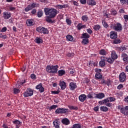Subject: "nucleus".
Segmentation results:
<instances>
[{"mask_svg": "<svg viewBox=\"0 0 128 128\" xmlns=\"http://www.w3.org/2000/svg\"><path fill=\"white\" fill-rule=\"evenodd\" d=\"M102 24L104 28H108V23H106V22L105 20H103L102 22Z\"/></svg>", "mask_w": 128, "mask_h": 128, "instance_id": "nucleus-42", "label": "nucleus"}, {"mask_svg": "<svg viewBox=\"0 0 128 128\" xmlns=\"http://www.w3.org/2000/svg\"><path fill=\"white\" fill-rule=\"evenodd\" d=\"M87 4L89 6H96V2L94 0H88L87 1Z\"/></svg>", "mask_w": 128, "mask_h": 128, "instance_id": "nucleus-21", "label": "nucleus"}, {"mask_svg": "<svg viewBox=\"0 0 128 128\" xmlns=\"http://www.w3.org/2000/svg\"><path fill=\"white\" fill-rule=\"evenodd\" d=\"M60 120L58 119H56L54 121L53 124L54 126L56 128H60Z\"/></svg>", "mask_w": 128, "mask_h": 128, "instance_id": "nucleus-16", "label": "nucleus"}, {"mask_svg": "<svg viewBox=\"0 0 128 128\" xmlns=\"http://www.w3.org/2000/svg\"><path fill=\"white\" fill-rule=\"evenodd\" d=\"M82 38L88 39L90 38V35L88 33H84L82 34Z\"/></svg>", "mask_w": 128, "mask_h": 128, "instance_id": "nucleus-26", "label": "nucleus"}, {"mask_svg": "<svg viewBox=\"0 0 128 128\" xmlns=\"http://www.w3.org/2000/svg\"><path fill=\"white\" fill-rule=\"evenodd\" d=\"M4 16L5 20H8L10 18V14L4 13Z\"/></svg>", "mask_w": 128, "mask_h": 128, "instance_id": "nucleus-31", "label": "nucleus"}, {"mask_svg": "<svg viewBox=\"0 0 128 128\" xmlns=\"http://www.w3.org/2000/svg\"><path fill=\"white\" fill-rule=\"evenodd\" d=\"M0 38H1L6 39V35H2V34H0Z\"/></svg>", "mask_w": 128, "mask_h": 128, "instance_id": "nucleus-59", "label": "nucleus"}, {"mask_svg": "<svg viewBox=\"0 0 128 128\" xmlns=\"http://www.w3.org/2000/svg\"><path fill=\"white\" fill-rule=\"evenodd\" d=\"M77 28L78 30H80L82 28V24L80 23L78 24L77 26Z\"/></svg>", "mask_w": 128, "mask_h": 128, "instance_id": "nucleus-45", "label": "nucleus"}, {"mask_svg": "<svg viewBox=\"0 0 128 128\" xmlns=\"http://www.w3.org/2000/svg\"><path fill=\"white\" fill-rule=\"evenodd\" d=\"M40 6V4L33 3L30 5H28L26 8H25V12H28L32 10V8H38Z\"/></svg>", "mask_w": 128, "mask_h": 128, "instance_id": "nucleus-2", "label": "nucleus"}, {"mask_svg": "<svg viewBox=\"0 0 128 128\" xmlns=\"http://www.w3.org/2000/svg\"><path fill=\"white\" fill-rule=\"evenodd\" d=\"M59 85L60 86L61 90H65L66 88V84L64 81H60Z\"/></svg>", "mask_w": 128, "mask_h": 128, "instance_id": "nucleus-17", "label": "nucleus"}, {"mask_svg": "<svg viewBox=\"0 0 128 128\" xmlns=\"http://www.w3.org/2000/svg\"><path fill=\"white\" fill-rule=\"evenodd\" d=\"M13 123L14 124H16V128H20V124H22V122H20L18 120H16L14 121Z\"/></svg>", "mask_w": 128, "mask_h": 128, "instance_id": "nucleus-22", "label": "nucleus"}, {"mask_svg": "<svg viewBox=\"0 0 128 128\" xmlns=\"http://www.w3.org/2000/svg\"><path fill=\"white\" fill-rule=\"evenodd\" d=\"M52 94H58L60 93L59 91H52Z\"/></svg>", "mask_w": 128, "mask_h": 128, "instance_id": "nucleus-61", "label": "nucleus"}, {"mask_svg": "<svg viewBox=\"0 0 128 128\" xmlns=\"http://www.w3.org/2000/svg\"><path fill=\"white\" fill-rule=\"evenodd\" d=\"M124 102L128 103V96L125 98H124Z\"/></svg>", "mask_w": 128, "mask_h": 128, "instance_id": "nucleus-64", "label": "nucleus"}, {"mask_svg": "<svg viewBox=\"0 0 128 128\" xmlns=\"http://www.w3.org/2000/svg\"><path fill=\"white\" fill-rule=\"evenodd\" d=\"M68 4H58L56 6V8H57V10H62V8H68Z\"/></svg>", "mask_w": 128, "mask_h": 128, "instance_id": "nucleus-18", "label": "nucleus"}, {"mask_svg": "<svg viewBox=\"0 0 128 128\" xmlns=\"http://www.w3.org/2000/svg\"><path fill=\"white\" fill-rule=\"evenodd\" d=\"M120 2L122 4H128V0H120Z\"/></svg>", "mask_w": 128, "mask_h": 128, "instance_id": "nucleus-43", "label": "nucleus"}, {"mask_svg": "<svg viewBox=\"0 0 128 128\" xmlns=\"http://www.w3.org/2000/svg\"><path fill=\"white\" fill-rule=\"evenodd\" d=\"M26 24L28 26H34V22H32V20H26Z\"/></svg>", "mask_w": 128, "mask_h": 128, "instance_id": "nucleus-25", "label": "nucleus"}, {"mask_svg": "<svg viewBox=\"0 0 128 128\" xmlns=\"http://www.w3.org/2000/svg\"><path fill=\"white\" fill-rule=\"evenodd\" d=\"M43 14H44V12H42V10H39L37 12V16L38 18H42Z\"/></svg>", "mask_w": 128, "mask_h": 128, "instance_id": "nucleus-29", "label": "nucleus"}, {"mask_svg": "<svg viewBox=\"0 0 128 128\" xmlns=\"http://www.w3.org/2000/svg\"><path fill=\"white\" fill-rule=\"evenodd\" d=\"M124 88V86L122 84H120L119 86H118L117 88L118 90H120Z\"/></svg>", "mask_w": 128, "mask_h": 128, "instance_id": "nucleus-56", "label": "nucleus"}, {"mask_svg": "<svg viewBox=\"0 0 128 128\" xmlns=\"http://www.w3.org/2000/svg\"><path fill=\"white\" fill-rule=\"evenodd\" d=\"M14 94H18V92H20V90L15 88L14 90Z\"/></svg>", "mask_w": 128, "mask_h": 128, "instance_id": "nucleus-49", "label": "nucleus"}, {"mask_svg": "<svg viewBox=\"0 0 128 128\" xmlns=\"http://www.w3.org/2000/svg\"><path fill=\"white\" fill-rule=\"evenodd\" d=\"M107 98L109 102H114V100H116V98L112 97H110Z\"/></svg>", "mask_w": 128, "mask_h": 128, "instance_id": "nucleus-46", "label": "nucleus"}, {"mask_svg": "<svg viewBox=\"0 0 128 128\" xmlns=\"http://www.w3.org/2000/svg\"><path fill=\"white\" fill-rule=\"evenodd\" d=\"M110 38L112 40H115V38H118V34H116V32L114 31H112L110 32Z\"/></svg>", "mask_w": 128, "mask_h": 128, "instance_id": "nucleus-12", "label": "nucleus"}, {"mask_svg": "<svg viewBox=\"0 0 128 128\" xmlns=\"http://www.w3.org/2000/svg\"><path fill=\"white\" fill-rule=\"evenodd\" d=\"M6 27L3 28L2 30H0L1 32H6Z\"/></svg>", "mask_w": 128, "mask_h": 128, "instance_id": "nucleus-53", "label": "nucleus"}, {"mask_svg": "<svg viewBox=\"0 0 128 128\" xmlns=\"http://www.w3.org/2000/svg\"><path fill=\"white\" fill-rule=\"evenodd\" d=\"M113 28L116 32H122V26L121 24L117 23L116 26H113Z\"/></svg>", "mask_w": 128, "mask_h": 128, "instance_id": "nucleus-7", "label": "nucleus"}, {"mask_svg": "<svg viewBox=\"0 0 128 128\" xmlns=\"http://www.w3.org/2000/svg\"><path fill=\"white\" fill-rule=\"evenodd\" d=\"M86 30L88 34H92V29L88 28Z\"/></svg>", "mask_w": 128, "mask_h": 128, "instance_id": "nucleus-52", "label": "nucleus"}, {"mask_svg": "<svg viewBox=\"0 0 128 128\" xmlns=\"http://www.w3.org/2000/svg\"><path fill=\"white\" fill-rule=\"evenodd\" d=\"M120 112L123 114L125 116H128V106H126L124 108H120Z\"/></svg>", "mask_w": 128, "mask_h": 128, "instance_id": "nucleus-9", "label": "nucleus"}, {"mask_svg": "<svg viewBox=\"0 0 128 128\" xmlns=\"http://www.w3.org/2000/svg\"><path fill=\"white\" fill-rule=\"evenodd\" d=\"M58 76H62L64 74H66V71L64 70H60L58 71Z\"/></svg>", "mask_w": 128, "mask_h": 128, "instance_id": "nucleus-27", "label": "nucleus"}, {"mask_svg": "<svg viewBox=\"0 0 128 128\" xmlns=\"http://www.w3.org/2000/svg\"><path fill=\"white\" fill-rule=\"evenodd\" d=\"M96 72H97V74H100V72H102V70L98 69V68H96L95 69Z\"/></svg>", "mask_w": 128, "mask_h": 128, "instance_id": "nucleus-57", "label": "nucleus"}, {"mask_svg": "<svg viewBox=\"0 0 128 128\" xmlns=\"http://www.w3.org/2000/svg\"><path fill=\"white\" fill-rule=\"evenodd\" d=\"M106 102H110V100H108V98L104 99V100H102V101H100L98 102V104H106Z\"/></svg>", "mask_w": 128, "mask_h": 128, "instance_id": "nucleus-24", "label": "nucleus"}, {"mask_svg": "<svg viewBox=\"0 0 128 128\" xmlns=\"http://www.w3.org/2000/svg\"><path fill=\"white\" fill-rule=\"evenodd\" d=\"M93 96H94V98H99L100 100L104 98V94L102 92L99 93L98 94H94Z\"/></svg>", "mask_w": 128, "mask_h": 128, "instance_id": "nucleus-8", "label": "nucleus"}, {"mask_svg": "<svg viewBox=\"0 0 128 128\" xmlns=\"http://www.w3.org/2000/svg\"><path fill=\"white\" fill-rule=\"evenodd\" d=\"M80 2H81L82 4H86V0H80Z\"/></svg>", "mask_w": 128, "mask_h": 128, "instance_id": "nucleus-55", "label": "nucleus"}, {"mask_svg": "<svg viewBox=\"0 0 128 128\" xmlns=\"http://www.w3.org/2000/svg\"><path fill=\"white\" fill-rule=\"evenodd\" d=\"M36 31L38 32L44 34H48V29L44 27H38L36 28Z\"/></svg>", "mask_w": 128, "mask_h": 128, "instance_id": "nucleus-5", "label": "nucleus"}, {"mask_svg": "<svg viewBox=\"0 0 128 128\" xmlns=\"http://www.w3.org/2000/svg\"><path fill=\"white\" fill-rule=\"evenodd\" d=\"M100 110L102 112H106L108 110V108L106 106H102L100 108Z\"/></svg>", "mask_w": 128, "mask_h": 128, "instance_id": "nucleus-28", "label": "nucleus"}, {"mask_svg": "<svg viewBox=\"0 0 128 128\" xmlns=\"http://www.w3.org/2000/svg\"><path fill=\"white\" fill-rule=\"evenodd\" d=\"M31 78H32V80H36V74H32L30 75Z\"/></svg>", "mask_w": 128, "mask_h": 128, "instance_id": "nucleus-60", "label": "nucleus"}, {"mask_svg": "<svg viewBox=\"0 0 128 128\" xmlns=\"http://www.w3.org/2000/svg\"><path fill=\"white\" fill-rule=\"evenodd\" d=\"M62 122L63 124H65V126H68V124H70V120L67 118H64L62 120Z\"/></svg>", "mask_w": 128, "mask_h": 128, "instance_id": "nucleus-19", "label": "nucleus"}, {"mask_svg": "<svg viewBox=\"0 0 128 128\" xmlns=\"http://www.w3.org/2000/svg\"><path fill=\"white\" fill-rule=\"evenodd\" d=\"M106 57H101V59L102 60L100 62L99 64L100 66H106Z\"/></svg>", "mask_w": 128, "mask_h": 128, "instance_id": "nucleus-11", "label": "nucleus"}, {"mask_svg": "<svg viewBox=\"0 0 128 128\" xmlns=\"http://www.w3.org/2000/svg\"><path fill=\"white\" fill-rule=\"evenodd\" d=\"M95 78L98 80H100V78H102V74H100V73H96V74Z\"/></svg>", "mask_w": 128, "mask_h": 128, "instance_id": "nucleus-36", "label": "nucleus"}, {"mask_svg": "<svg viewBox=\"0 0 128 128\" xmlns=\"http://www.w3.org/2000/svg\"><path fill=\"white\" fill-rule=\"evenodd\" d=\"M58 65L54 66H52L51 74H56V72H58Z\"/></svg>", "mask_w": 128, "mask_h": 128, "instance_id": "nucleus-10", "label": "nucleus"}, {"mask_svg": "<svg viewBox=\"0 0 128 128\" xmlns=\"http://www.w3.org/2000/svg\"><path fill=\"white\" fill-rule=\"evenodd\" d=\"M67 56L69 58H72V56H74V53H68V54H67Z\"/></svg>", "mask_w": 128, "mask_h": 128, "instance_id": "nucleus-51", "label": "nucleus"}, {"mask_svg": "<svg viewBox=\"0 0 128 128\" xmlns=\"http://www.w3.org/2000/svg\"><path fill=\"white\" fill-rule=\"evenodd\" d=\"M56 114H66V112H68V109L64 108H58L55 111Z\"/></svg>", "mask_w": 128, "mask_h": 128, "instance_id": "nucleus-4", "label": "nucleus"}, {"mask_svg": "<svg viewBox=\"0 0 128 128\" xmlns=\"http://www.w3.org/2000/svg\"><path fill=\"white\" fill-rule=\"evenodd\" d=\"M82 20H83V22H88V16L86 15H85V16H82Z\"/></svg>", "mask_w": 128, "mask_h": 128, "instance_id": "nucleus-39", "label": "nucleus"}, {"mask_svg": "<svg viewBox=\"0 0 128 128\" xmlns=\"http://www.w3.org/2000/svg\"><path fill=\"white\" fill-rule=\"evenodd\" d=\"M36 89L39 90V92H44V88L42 87V84H39L36 86Z\"/></svg>", "mask_w": 128, "mask_h": 128, "instance_id": "nucleus-13", "label": "nucleus"}, {"mask_svg": "<svg viewBox=\"0 0 128 128\" xmlns=\"http://www.w3.org/2000/svg\"><path fill=\"white\" fill-rule=\"evenodd\" d=\"M120 43V40L118 38H116L114 40L113 44H118Z\"/></svg>", "mask_w": 128, "mask_h": 128, "instance_id": "nucleus-37", "label": "nucleus"}, {"mask_svg": "<svg viewBox=\"0 0 128 128\" xmlns=\"http://www.w3.org/2000/svg\"><path fill=\"white\" fill-rule=\"evenodd\" d=\"M70 87L71 90H74L76 88V84L72 82L70 84Z\"/></svg>", "mask_w": 128, "mask_h": 128, "instance_id": "nucleus-14", "label": "nucleus"}, {"mask_svg": "<svg viewBox=\"0 0 128 128\" xmlns=\"http://www.w3.org/2000/svg\"><path fill=\"white\" fill-rule=\"evenodd\" d=\"M105 104L106 106H108L109 108H110L112 106V104L110 103L106 102V104Z\"/></svg>", "mask_w": 128, "mask_h": 128, "instance_id": "nucleus-62", "label": "nucleus"}, {"mask_svg": "<svg viewBox=\"0 0 128 128\" xmlns=\"http://www.w3.org/2000/svg\"><path fill=\"white\" fill-rule=\"evenodd\" d=\"M82 42V44H88V39H83Z\"/></svg>", "mask_w": 128, "mask_h": 128, "instance_id": "nucleus-40", "label": "nucleus"}, {"mask_svg": "<svg viewBox=\"0 0 128 128\" xmlns=\"http://www.w3.org/2000/svg\"><path fill=\"white\" fill-rule=\"evenodd\" d=\"M72 128H82V126L80 124H74Z\"/></svg>", "mask_w": 128, "mask_h": 128, "instance_id": "nucleus-35", "label": "nucleus"}, {"mask_svg": "<svg viewBox=\"0 0 128 128\" xmlns=\"http://www.w3.org/2000/svg\"><path fill=\"white\" fill-rule=\"evenodd\" d=\"M107 62L109 64H112L114 62V60L112 58H110L107 59Z\"/></svg>", "mask_w": 128, "mask_h": 128, "instance_id": "nucleus-41", "label": "nucleus"}, {"mask_svg": "<svg viewBox=\"0 0 128 128\" xmlns=\"http://www.w3.org/2000/svg\"><path fill=\"white\" fill-rule=\"evenodd\" d=\"M92 96H94V94H89L88 95V98H94V97Z\"/></svg>", "mask_w": 128, "mask_h": 128, "instance_id": "nucleus-54", "label": "nucleus"}, {"mask_svg": "<svg viewBox=\"0 0 128 128\" xmlns=\"http://www.w3.org/2000/svg\"><path fill=\"white\" fill-rule=\"evenodd\" d=\"M106 84L107 86H110V79H108L106 82Z\"/></svg>", "mask_w": 128, "mask_h": 128, "instance_id": "nucleus-58", "label": "nucleus"}, {"mask_svg": "<svg viewBox=\"0 0 128 128\" xmlns=\"http://www.w3.org/2000/svg\"><path fill=\"white\" fill-rule=\"evenodd\" d=\"M86 100V96L84 94H81L79 96V100L82 102H84V101Z\"/></svg>", "mask_w": 128, "mask_h": 128, "instance_id": "nucleus-15", "label": "nucleus"}, {"mask_svg": "<svg viewBox=\"0 0 128 128\" xmlns=\"http://www.w3.org/2000/svg\"><path fill=\"white\" fill-rule=\"evenodd\" d=\"M100 29V26L97 24V25H95L94 27V30H99Z\"/></svg>", "mask_w": 128, "mask_h": 128, "instance_id": "nucleus-38", "label": "nucleus"}, {"mask_svg": "<svg viewBox=\"0 0 128 128\" xmlns=\"http://www.w3.org/2000/svg\"><path fill=\"white\" fill-rule=\"evenodd\" d=\"M126 54H123L122 55V58H123V60L125 62H128V56H127Z\"/></svg>", "mask_w": 128, "mask_h": 128, "instance_id": "nucleus-23", "label": "nucleus"}, {"mask_svg": "<svg viewBox=\"0 0 128 128\" xmlns=\"http://www.w3.org/2000/svg\"><path fill=\"white\" fill-rule=\"evenodd\" d=\"M66 22L68 24H72V20H70L67 18L66 20Z\"/></svg>", "mask_w": 128, "mask_h": 128, "instance_id": "nucleus-50", "label": "nucleus"}, {"mask_svg": "<svg viewBox=\"0 0 128 128\" xmlns=\"http://www.w3.org/2000/svg\"><path fill=\"white\" fill-rule=\"evenodd\" d=\"M126 50V48L124 46L120 48V52H124V50Z\"/></svg>", "mask_w": 128, "mask_h": 128, "instance_id": "nucleus-48", "label": "nucleus"}, {"mask_svg": "<svg viewBox=\"0 0 128 128\" xmlns=\"http://www.w3.org/2000/svg\"><path fill=\"white\" fill-rule=\"evenodd\" d=\"M33 94L34 90H32L30 89V88H28L26 92H25L24 94V98L32 96Z\"/></svg>", "mask_w": 128, "mask_h": 128, "instance_id": "nucleus-3", "label": "nucleus"}, {"mask_svg": "<svg viewBox=\"0 0 128 128\" xmlns=\"http://www.w3.org/2000/svg\"><path fill=\"white\" fill-rule=\"evenodd\" d=\"M46 71L48 72H50V74H52V66H48L46 67Z\"/></svg>", "mask_w": 128, "mask_h": 128, "instance_id": "nucleus-32", "label": "nucleus"}, {"mask_svg": "<svg viewBox=\"0 0 128 128\" xmlns=\"http://www.w3.org/2000/svg\"><path fill=\"white\" fill-rule=\"evenodd\" d=\"M36 44H42V40L37 37L36 38Z\"/></svg>", "mask_w": 128, "mask_h": 128, "instance_id": "nucleus-34", "label": "nucleus"}, {"mask_svg": "<svg viewBox=\"0 0 128 128\" xmlns=\"http://www.w3.org/2000/svg\"><path fill=\"white\" fill-rule=\"evenodd\" d=\"M44 12L46 16H48L46 17V22L49 24H54V21L52 18H56L58 14V10L56 8H44Z\"/></svg>", "mask_w": 128, "mask_h": 128, "instance_id": "nucleus-1", "label": "nucleus"}, {"mask_svg": "<svg viewBox=\"0 0 128 128\" xmlns=\"http://www.w3.org/2000/svg\"><path fill=\"white\" fill-rule=\"evenodd\" d=\"M119 80L120 82H126V73L122 72L119 76Z\"/></svg>", "mask_w": 128, "mask_h": 128, "instance_id": "nucleus-6", "label": "nucleus"}, {"mask_svg": "<svg viewBox=\"0 0 128 128\" xmlns=\"http://www.w3.org/2000/svg\"><path fill=\"white\" fill-rule=\"evenodd\" d=\"M66 38L69 42H72V40H74V37L71 35H67Z\"/></svg>", "mask_w": 128, "mask_h": 128, "instance_id": "nucleus-30", "label": "nucleus"}, {"mask_svg": "<svg viewBox=\"0 0 128 128\" xmlns=\"http://www.w3.org/2000/svg\"><path fill=\"white\" fill-rule=\"evenodd\" d=\"M111 58L113 60H116L118 58V54H116V52L112 51L111 54Z\"/></svg>", "mask_w": 128, "mask_h": 128, "instance_id": "nucleus-20", "label": "nucleus"}, {"mask_svg": "<svg viewBox=\"0 0 128 128\" xmlns=\"http://www.w3.org/2000/svg\"><path fill=\"white\" fill-rule=\"evenodd\" d=\"M24 84V82H21L20 84H16V88H20V86H22V84Z\"/></svg>", "mask_w": 128, "mask_h": 128, "instance_id": "nucleus-47", "label": "nucleus"}, {"mask_svg": "<svg viewBox=\"0 0 128 128\" xmlns=\"http://www.w3.org/2000/svg\"><path fill=\"white\" fill-rule=\"evenodd\" d=\"M100 54H101V56H106V52L105 50H101L100 52Z\"/></svg>", "mask_w": 128, "mask_h": 128, "instance_id": "nucleus-33", "label": "nucleus"}, {"mask_svg": "<svg viewBox=\"0 0 128 128\" xmlns=\"http://www.w3.org/2000/svg\"><path fill=\"white\" fill-rule=\"evenodd\" d=\"M36 9H34L32 12L31 13L32 14H36Z\"/></svg>", "mask_w": 128, "mask_h": 128, "instance_id": "nucleus-63", "label": "nucleus"}, {"mask_svg": "<svg viewBox=\"0 0 128 128\" xmlns=\"http://www.w3.org/2000/svg\"><path fill=\"white\" fill-rule=\"evenodd\" d=\"M58 108V105H52L50 108V110H56Z\"/></svg>", "mask_w": 128, "mask_h": 128, "instance_id": "nucleus-44", "label": "nucleus"}]
</instances>
